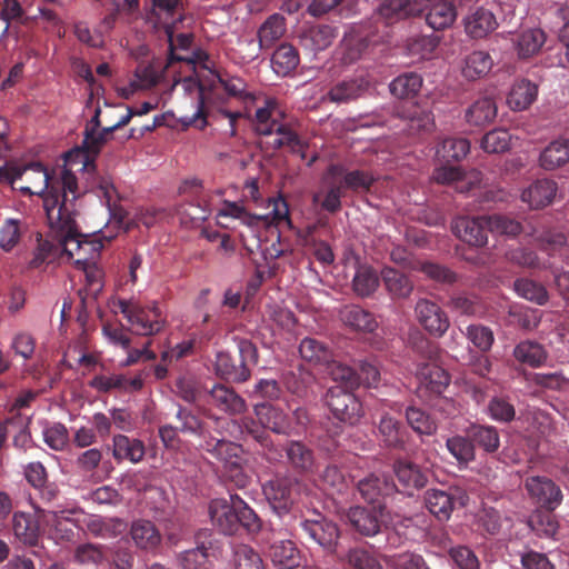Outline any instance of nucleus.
Returning <instances> with one entry per match:
<instances>
[{
    "instance_id": "f257e3e1",
    "label": "nucleus",
    "mask_w": 569,
    "mask_h": 569,
    "mask_svg": "<svg viewBox=\"0 0 569 569\" xmlns=\"http://www.w3.org/2000/svg\"><path fill=\"white\" fill-rule=\"evenodd\" d=\"M81 197L77 177L66 171L62 180L51 187L44 197V211L51 233H54L60 256L73 261L81 249L94 250L86 242V236L78 228L76 201Z\"/></svg>"
},
{
    "instance_id": "f03ea898",
    "label": "nucleus",
    "mask_w": 569,
    "mask_h": 569,
    "mask_svg": "<svg viewBox=\"0 0 569 569\" xmlns=\"http://www.w3.org/2000/svg\"><path fill=\"white\" fill-rule=\"evenodd\" d=\"M208 515L213 528L224 536H234L240 530L258 533L262 528L259 516L237 493L230 495L228 499H212L208 505Z\"/></svg>"
},
{
    "instance_id": "7ed1b4c3",
    "label": "nucleus",
    "mask_w": 569,
    "mask_h": 569,
    "mask_svg": "<svg viewBox=\"0 0 569 569\" xmlns=\"http://www.w3.org/2000/svg\"><path fill=\"white\" fill-rule=\"evenodd\" d=\"M237 346L239 351L237 358L226 351L217 352L213 369L216 375L223 380L244 382L251 376L250 366L258 363V349L248 339H239Z\"/></svg>"
},
{
    "instance_id": "20e7f679",
    "label": "nucleus",
    "mask_w": 569,
    "mask_h": 569,
    "mask_svg": "<svg viewBox=\"0 0 569 569\" xmlns=\"http://www.w3.org/2000/svg\"><path fill=\"white\" fill-rule=\"evenodd\" d=\"M292 528L330 552L336 550L340 538L337 523L319 512H313L310 518H296Z\"/></svg>"
},
{
    "instance_id": "39448f33",
    "label": "nucleus",
    "mask_w": 569,
    "mask_h": 569,
    "mask_svg": "<svg viewBox=\"0 0 569 569\" xmlns=\"http://www.w3.org/2000/svg\"><path fill=\"white\" fill-rule=\"evenodd\" d=\"M469 501L467 491L460 487L443 489H428L425 492V505L431 515L440 521L450 519L457 507H466Z\"/></svg>"
},
{
    "instance_id": "423d86ee",
    "label": "nucleus",
    "mask_w": 569,
    "mask_h": 569,
    "mask_svg": "<svg viewBox=\"0 0 569 569\" xmlns=\"http://www.w3.org/2000/svg\"><path fill=\"white\" fill-rule=\"evenodd\" d=\"M326 403L333 417L342 422L355 425L362 417V403L353 390L332 386L326 395Z\"/></svg>"
},
{
    "instance_id": "0eeeda50",
    "label": "nucleus",
    "mask_w": 569,
    "mask_h": 569,
    "mask_svg": "<svg viewBox=\"0 0 569 569\" xmlns=\"http://www.w3.org/2000/svg\"><path fill=\"white\" fill-rule=\"evenodd\" d=\"M423 11L420 0H379L372 18L377 24L381 23L388 28L401 20L419 16Z\"/></svg>"
},
{
    "instance_id": "6e6552de",
    "label": "nucleus",
    "mask_w": 569,
    "mask_h": 569,
    "mask_svg": "<svg viewBox=\"0 0 569 569\" xmlns=\"http://www.w3.org/2000/svg\"><path fill=\"white\" fill-rule=\"evenodd\" d=\"M525 489L537 505L547 510L557 509L562 501L560 487L545 476H529L525 480Z\"/></svg>"
},
{
    "instance_id": "1a4fd4ad",
    "label": "nucleus",
    "mask_w": 569,
    "mask_h": 569,
    "mask_svg": "<svg viewBox=\"0 0 569 569\" xmlns=\"http://www.w3.org/2000/svg\"><path fill=\"white\" fill-rule=\"evenodd\" d=\"M361 498L373 507L385 505V500L397 492L398 487L383 473H370L357 483Z\"/></svg>"
},
{
    "instance_id": "9d476101",
    "label": "nucleus",
    "mask_w": 569,
    "mask_h": 569,
    "mask_svg": "<svg viewBox=\"0 0 569 569\" xmlns=\"http://www.w3.org/2000/svg\"><path fill=\"white\" fill-rule=\"evenodd\" d=\"M211 529H200L196 536V548L181 552L178 557L181 569H211L208 551L213 547Z\"/></svg>"
},
{
    "instance_id": "9b49d317",
    "label": "nucleus",
    "mask_w": 569,
    "mask_h": 569,
    "mask_svg": "<svg viewBox=\"0 0 569 569\" xmlns=\"http://www.w3.org/2000/svg\"><path fill=\"white\" fill-rule=\"evenodd\" d=\"M128 322L132 333L138 336H154L163 329L166 319L158 303L152 302L150 306L139 305Z\"/></svg>"
},
{
    "instance_id": "f8f14e48",
    "label": "nucleus",
    "mask_w": 569,
    "mask_h": 569,
    "mask_svg": "<svg viewBox=\"0 0 569 569\" xmlns=\"http://www.w3.org/2000/svg\"><path fill=\"white\" fill-rule=\"evenodd\" d=\"M386 505L379 507L366 508L356 506L347 511L348 523L361 536L373 537L381 530V517L383 516Z\"/></svg>"
},
{
    "instance_id": "ddd939ff",
    "label": "nucleus",
    "mask_w": 569,
    "mask_h": 569,
    "mask_svg": "<svg viewBox=\"0 0 569 569\" xmlns=\"http://www.w3.org/2000/svg\"><path fill=\"white\" fill-rule=\"evenodd\" d=\"M453 233L469 246L481 248L488 243L487 214L458 217L452 224Z\"/></svg>"
},
{
    "instance_id": "4468645a",
    "label": "nucleus",
    "mask_w": 569,
    "mask_h": 569,
    "mask_svg": "<svg viewBox=\"0 0 569 569\" xmlns=\"http://www.w3.org/2000/svg\"><path fill=\"white\" fill-rule=\"evenodd\" d=\"M415 312L419 323L431 336L442 337L449 329L450 322L447 313L433 301L419 299Z\"/></svg>"
},
{
    "instance_id": "2eb2a0df",
    "label": "nucleus",
    "mask_w": 569,
    "mask_h": 569,
    "mask_svg": "<svg viewBox=\"0 0 569 569\" xmlns=\"http://www.w3.org/2000/svg\"><path fill=\"white\" fill-rule=\"evenodd\" d=\"M393 472L398 480L397 491L409 497H412L416 491L423 489L429 481L428 471L410 461H396L393 465Z\"/></svg>"
},
{
    "instance_id": "dca6fc26",
    "label": "nucleus",
    "mask_w": 569,
    "mask_h": 569,
    "mask_svg": "<svg viewBox=\"0 0 569 569\" xmlns=\"http://www.w3.org/2000/svg\"><path fill=\"white\" fill-rule=\"evenodd\" d=\"M113 132L114 131H108V127L99 130L89 129V126H87L82 146L68 152L66 158L67 161L72 162L73 158H79V162H81L83 167L87 168L93 163L96 157L100 153L101 148Z\"/></svg>"
},
{
    "instance_id": "f3484780",
    "label": "nucleus",
    "mask_w": 569,
    "mask_h": 569,
    "mask_svg": "<svg viewBox=\"0 0 569 569\" xmlns=\"http://www.w3.org/2000/svg\"><path fill=\"white\" fill-rule=\"evenodd\" d=\"M295 481L289 477H277L267 481L263 493L278 515L288 513L292 503V487Z\"/></svg>"
},
{
    "instance_id": "a211bd4d",
    "label": "nucleus",
    "mask_w": 569,
    "mask_h": 569,
    "mask_svg": "<svg viewBox=\"0 0 569 569\" xmlns=\"http://www.w3.org/2000/svg\"><path fill=\"white\" fill-rule=\"evenodd\" d=\"M253 412L264 428L273 433L289 436L292 423L289 415L270 402H260L253 406Z\"/></svg>"
},
{
    "instance_id": "6ab92c4d",
    "label": "nucleus",
    "mask_w": 569,
    "mask_h": 569,
    "mask_svg": "<svg viewBox=\"0 0 569 569\" xmlns=\"http://www.w3.org/2000/svg\"><path fill=\"white\" fill-rule=\"evenodd\" d=\"M289 467L300 476H308L316 471V457L313 450L305 442L298 440L287 441L283 446Z\"/></svg>"
},
{
    "instance_id": "aec40b11",
    "label": "nucleus",
    "mask_w": 569,
    "mask_h": 569,
    "mask_svg": "<svg viewBox=\"0 0 569 569\" xmlns=\"http://www.w3.org/2000/svg\"><path fill=\"white\" fill-rule=\"evenodd\" d=\"M239 428L244 438H251L261 446L268 461L274 462L282 457L261 421L252 417H242L239 421Z\"/></svg>"
},
{
    "instance_id": "412c9836",
    "label": "nucleus",
    "mask_w": 569,
    "mask_h": 569,
    "mask_svg": "<svg viewBox=\"0 0 569 569\" xmlns=\"http://www.w3.org/2000/svg\"><path fill=\"white\" fill-rule=\"evenodd\" d=\"M426 23L435 31L451 28L457 20V8L450 0H430L425 2Z\"/></svg>"
},
{
    "instance_id": "4be33fe9",
    "label": "nucleus",
    "mask_w": 569,
    "mask_h": 569,
    "mask_svg": "<svg viewBox=\"0 0 569 569\" xmlns=\"http://www.w3.org/2000/svg\"><path fill=\"white\" fill-rule=\"evenodd\" d=\"M329 172L340 182L345 192L347 190H351L355 193H367L376 181V178L369 171H349L340 164H331L329 167Z\"/></svg>"
},
{
    "instance_id": "5701e85b",
    "label": "nucleus",
    "mask_w": 569,
    "mask_h": 569,
    "mask_svg": "<svg viewBox=\"0 0 569 569\" xmlns=\"http://www.w3.org/2000/svg\"><path fill=\"white\" fill-rule=\"evenodd\" d=\"M377 428L378 438L383 447L396 450L405 448L408 432L401 421L385 412L381 415Z\"/></svg>"
},
{
    "instance_id": "b1692460",
    "label": "nucleus",
    "mask_w": 569,
    "mask_h": 569,
    "mask_svg": "<svg viewBox=\"0 0 569 569\" xmlns=\"http://www.w3.org/2000/svg\"><path fill=\"white\" fill-rule=\"evenodd\" d=\"M417 378L420 387L436 395H441L450 382L449 373L435 361L420 363L417 369Z\"/></svg>"
},
{
    "instance_id": "393cba45",
    "label": "nucleus",
    "mask_w": 569,
    "mask_h": 569,
    "mask_svg": "<svg viewBox=\"0 0 569 569\" xmlns=\"http://www.w3.org/2000/svg\"><path fill=\"white\" fill-rule=\"evenodd\" d=\"M212 405L228 415H240L247 409L244 399L232 388L217 383L209 391Z\"/></svg>"
},
{
    "instance_id": "a878e982",
    "label": "nucleus",
    "mask_w": 569,
    "mask_h": 569,
    "mask_svg": "<svg viewBox=\"0 0 569 569\" xmlns=\"http://www.w3.org/2000/svg\"><path fill=\"white\" fill-rule=\"evenodd\" d=\"M558 187L553 180L538 179L521 193V200L531 209L549 206L556 197Z\"/></svg>"
},
{
    "instance_id": "bb28decb",
    "label": "nucleus",
    "mask_w": 569,
    "mask_h": 569,
    "mask_svg": "<svg viewBox=\"0 0 569 569\" xmlns=\"http://www.w3.org/2000/svg\"><path fill=\"white\" fill-rule=\"evenodd\" d=\"M496 101L490 97H481L465 111V120L469 126L482 128L490 124L497 117Z\"/></svg>"
},
{
    "instance_id": "cd10ccee",
    "label": "nucleus",
    "mask_w": 569,
    "mask_h": 569,
    "mask_svg": "<svg viewBox=\"0 0 569 569\" xmlns=\"http://www.w3.org/2000/svg\"><path fill=\"white\" fill-rule=\"evenodd\" d=\"M495 14L487 8L479 7L465 19V30L473 39H482L497 28Z\"/></svg>"
},
{
    "instance_id": "c85d7f7f",
    "label": "nucleus",
    "mask_w": 569,
    "mask_h": 569,
    "mask_svg": "<svg viewBox=\"0 0 569 569\" xmlns=\"http://www.w3.org/2000/svg\"><path fill=\"white\" fill-rule=\"evenodd\" d=\"M130 536L134 545L142 550L151 551L161 543V535L150 520L139 519L132 522Z\"/></svg>"
},
{
    "instance_id": "c756f323",
    "label": "nucleus",
    "mask_w": 569,
    "mask_h": 569,
    "mask_svg": "<svg viewBox=\"0 0 569 569\" xmlns=\"http://www.w3.org/2000/svg\"><path fill=\"white\" fill-rule=\"evenodd\" d=\"M493 67V59L489 52L475 50L462 60L461 73L470 81L486 77Z\"/></svg>"
},
{
    "instance_id": "7c9ffc66",
    "label": "nucleus",
    "mask_w": 569,
    "mask_h": 569,
    "mask_svg": "<svg viewBox=\"0 0 569 569\" xmlns=\"http://www.w3.org/2000/svg\"><path fill=\"white\" fill-rule=\"evenodd\" d=\"M368 90V82L362 78L342 80L328 91L327 97L335 103H348L358 99Z\"/></svg>"
},
{
    "instance_id": "2f4dec72",
    "label": "nucleus",
    "mask_w": 569,
    "mask_h": 569,
    "mask_svg": "<svg viewBox=\"0 0 569 569\" xmlns=\"http://www.w3.org/2000/svg\"><path fill=\"white\" fill-rule=\"evenodd\" d=\"M299 353L305 361L316 366H325L333 357L330 346L313 337H306L300 341Z\"/></svg>"
},
{
    "instance_id": "473e14b6",
    "label": "nucleus",
    "mask_w": 569,
    "mask_h": 569,
    "mask_svg": "<svg viewBox=\"0 0 569 569\" xmlns=\"http://www.w3.org/2000/svg\"><path fill=\"white\" fill-rule=\"evenodd\" d=\"M146 453L144 445L139 439H132L124 435L113 437V458L120 462L129 460L132 463L142 461Z\"/></svg>"
},
{
    "instance_id": "72a5a7b5",
    "label": "nucleus",
    "mask_w": 569,
    "mask_h": 569,
    "mask_svg": "<svg viewBox=\"0 0 569 569\" xmlns=\"http://www.w3.org/2000/svg\"><path fill=\"white\" fill-rule=\"evenodd\" d=\"M569 162V139L551 141L540 153L539 163L545 170H555Z\"/></svg>"
},
{
    "instance_id": "f704fd0d",
    "label": "nucleus",
    "mask_w": 569,
    "mask_h": 569,
    "mask_svg": "<svg viewBox=\"0 0 569 569\" xmlns=\"http://www.w3.org/2000/svg\"><path fill=\"white\" fill-rule=\"evenodd\" d=\"M336 38V29L329 24H318L306 30L300 37L301 46L317 52L327 49Z\"/></svg>"
},
{
    "instance_id": "c9c22d12",
    "label": "nucleus",
    "mask_w": 569,
    "mask_h": 569,
    "mask_svg": "<svg viewBox=\"0 0 569 569\" xmlns=\"http://www.w3.org/2000/svg\"><path fill=\"white\" fill-rule=\"evenodd\" d=\"M272 563L279 569H296L301 565V553L290 540L277 542L270 548Z\"/></svg>"
},
{
    "instance_id": "e433bc0d",
    "label": "nucleus",
    "mask_w": 569,
    "mask_h": 569,
    "mask_svg": "<svg viewBox=\"0 0 569 569\" xmlns=\"http://www.w3.org/2000/svg\"><path fill=\"white\" fill-rule=\"evenodd\" d=\"M538 96V87L527 79L517 81L507 98V103L513 111L528 109Z\"/></svg>"
},
{
    "instance_id": "4c0bfd02",
    "label": "nucleus",
    "mask_w": 569,
    "mask_h": 569,
    "mask_svg": "<svg viewBox=\"0 0 569 569\" xmlns=\"http://www.w3.org/2000/svg\"><path fill=\"white\" fill-rule=\"evenodd\" d=\"M512 355L517 361L531 368L543 366L548 359V351L546 348L533 340L520 341L515 347Z\"/></svg>"
},
{
    "instance_id": "58836bf2",
    "label": "nucleus",
    "mask_w": 569,
    "mask_h": 569,
    "mask_svg": "<svg viewBox=\"0 0 569 569\" xmlns=\"http://www.w3.org/2000/svg\"><path fill=\"white\" fill-rule=\"evenodd\" d=\"M12 529L16 538L23 545L34 547L39 542L40 530L38 522L24 512H14Z\"/></svg>"
},
{
    "instance_id": "ea45409f",
    "label": "nucleus",
    "mask_w": 569,
    "mask_h": 569,
    "mask_svg": "<svg viewBox=\"0 0 569 569\" xmlns=\"http://www.w3.org/2000/svg\"><path fill=\"white\" fill-rule=\"evenodd\" d=\"M340 318L346 326L359 331L372 332L378 326L375 316L358 305L346 306Z\"/></svg>"
},
{
    "instance_id": "a19ab883",
    "label": "nucleus",
    "mask_w": 569,
    "mask_h": 569,
    "mask_svg": "<svg viewBox=\"0 0 569 569\" xmlns=\"http://www.w3.org/2000/svg\"><path fill=\"white\" fill-rule=\"evenodd\" d=\"M323 191L319 192L315 200L322 197L321 208L330 213H336L341 209V198L345 197V190L329 169L323 177Z\"/></svg>"
},
{
    "instance_id": "79ce46f5",
    "label": "nucleus",
    "mask_w": 569,
    "mask_h": 569,
    "mask_svg": "<svg viewBox=\"0 0 569 569\" xmlns=\"http://www.w3.org/2000/svg\"><path fill=\"white\" fill-rule=\"evenodd\" d=\"M300 57L298 50L289 44H280L271 57L272 70L280 77H287L299 66Z\"/></svg>"
},
{
    "instance_id": "37998d69",
    "label": "nucleus",
    "mask_w": 569,
    "mask_h": 569,
    "mask_svg": "<svg viewBox=\"0 0 569 569\" xmlns=\"http://www.w3.org/2000/svg\"><path fill=\"white\" fill-rule=\"evenodd\" d=\"M28 172L38 174V187L39 190H43L49 184V172L43 164L40 162H31L24 167H9L2 166L0 167V180L7 181L9 183L16 182L18 179H21Z\"/></svg>"
},
{
    "instance_id": "c03bdc74",
    "label": "nucleus",
    "mask_w": 569,
    "mask_h": 569,
    "mask_svg": "<svg viewBox=\"0 0 569 569\" xmlns=\"http://www.w3.org/2000/svg\"><path fill=\"white\" fill-rule=\"evenodd\" d=\"M273 133L277 137L273 138L270 144L274 150L287 148L290 152L299 153L302 158H305L307 146L289 124L280 122L272 129V134Z\"/></svg>"
},
{
    "instance_id": "a18cd8bd",
    "label": "nucleus",
    "mask_w": 569,
    "mask_h": 569,
    "mask_svg": "<svg viewBox=\"0 0 569 569\" xmlns=\"http://www.w3.org/2000/svg\"><path fill=\"white\" fill-rule=\"evenodd\" d=\"M381 279L387 291L393 298H407L413 290L411 280L402 272L391 267H385Z\"/></svg>"
},
{
    "instance_id": "49530a36",
    "label": "nucleus",
    "mask_w": 569,
    "mask_h": 569,
    "mask_svg": "<svg viewBox=\"0 0 569 569\" xmlns=\"http://www.w3.org/2000/svg\"><path fill=\"white\" fill-rule=\"evenodd\" d=\"M286 32V19L280 13H273L258 29L259 49L270 48Z\"/></svg>"
},
{
    "instance_id": "de8ad7c7",
    "label": "nucleus",
    "mask_w": 569,
    "mask_h": 569,
    "mask_svg": "<svg viewBox=\"0 0 569 569\" xmlns=\"http://www.w3.org/2000/svg\"><path fill=\"white\" fill-rule=\"evenodd\" d=\"M170 67L168 60L166 63L160 60H154L148 64L140 63L134 71L138 88L150 89L157 86L164 78V73Z\"/></svg>"
},
{
    "instance_id": "09e8293b",
    "label": "nucleus",
    "mask_w": 569,
    "mask_h": 569,
    "mask_svg": "<svg viewBox=\"0 0 569 569\" xmlns=\"http://www.w3.org/2000/svg\"><path fill=\"white\" fill-rule=\"evenodd\" d=\"M467 435L473 447L478 446L488 453L496 452L500 446L498 430L492 426L472 425L467 430Z\"/></svg>"
},
{
    "instance_id": "8fccbe9b",
    "label": "nucleus",
    "mask_w": 569,
    "mask_h": 569,
    "mask_svg": "<svg viewBox=\"0 0 569 569\" xmlns=\"http://www.w3.org/2000/svg\"><path fill=\"white\" fill-rule=\"evenodd\" d=\"M379 287L377 271L368 264H359L352 279V288L357 296L366 298L371 296Z\"/></svg>"
},
{
    "instance_id": "3c124183",
    "label": "nucleus",
    "mask_w": 569,
    "mask_h": 569,
    "mask_svg": "<svg viewBox=\"0 0 569 569\" xmlns=\"http://www.w3.org/2000/svg\"><path fill=\"white\" fill-rule=\"evenodd\" d=\"M422 87V78L416 72H406L395 78L390 86L392 96L399 99L415 98Z\"/></svg>"
},
{
    "instance_id": "603ef678",
    "label": "nucleus",
    "mask_w": 569,
    "mask_h": 569,
    "mask_svg": "<svg viewBox=\"0 0 569 569\" xmlns=\"http://www.w3.org/2000/svg\"><path fill=\"white\" fill-rule=\"evenodd\" d=\"M389 37V31H383L381 34L375 33L373 31L367 34L351 33L345 39V46L348 50V58L355 60L370 46L383 42Z\"/></svg>"
},
{
    "instance_id": "864d4df0",
    "label": "nucleus",
    "mask_w": 569,
    "mask_h": 569,
    "mask_svg": "<svg viewBox=\"0 0 569 569\" xmlns=\"http://www.w3.org/2000/svg\"><path fill=\"white\" fill-rule=\"evenodd\" d=\"M177 26L174 22H166L163 26L164 33L168 37V66L173 62L186 61L183 57L176 53V50H188L193 41L192 33H179L174 37Z\"/></svg>"
},
{
    "instance_id": "5fc2aeb1",
    "label": "nucleus",
    "mask_w": 569,
    "mask_h": 569,
    "mask_svg": "<svg viewBox=\"0 0 569 569\" xmlns=\"http://www.w3.org/2000/svg\"><path fill=\"white\" fill-rule=\"evenodd\" d=\"M469 151L470 142L468 139L449 137L445 138L437 148V156L446 162L460 161L466 158Z\"/></svg>"
},
{
    "instance_id": "6e6d98bb",
    "label": "nucleus",
    "mask_w": 569,
    "mask_h": 569,
    "mask_svg": "<svg viewBox=\"0 0 569 569\" xmlns=\"http://www.w3.org/2000/svg\"><path fill=\"white\" fill-rule=\"evenodd\" d=\"M323 367L332 380L338 382L337 386H342L350 390H355L360 386V377H358V372L351 367L333 360V357L331 358V361L325 363Z\"/></svg>"
},
{
    "instance_id": "4d7b16f0",
    "label": "nucleus",
    "mask_w": 569,
    "mask_h": 569,
    "mask_svg": "<svg viewBox=\"0 0 569 569\" xmlns=\"http://www.w3.org/2000/svg\"><path fill=\"white\" fill-rule=\"evenodd\" d=\"M487 227L491 233L510 238H515L523 232L520 221L501 213L487 214Z\"/></svg>"
},
{
    "instance_id": "13d9d810",
    "label": "nucleus",
    "mask_w": 569,
    "mask_h": 569,
    "mask_svg": "<svg viewBox=\"0 0 569 569\" xmlns=\"http://www.w3.org/2000/svg\"><path fill=\"white\" fill-rule=\"evenodd\" d=\"M151 3L150 18L161 20L164 17L171 19V22L176 24L182 23L184 20L182 0H151Z\"/></svg>"
},
{
    "instance_id": "bf43d9fd",
    "label": "nucleus",
    "mask_w": 569,
    "mask_h": 569,
    "mask_svg": "<svg viewBox=\"0 0 569 569\" xmlns=\"http://www.w3.org/2000/svg\"><path fill=\"white\" fill-rule=\"evenodd\" d=\"M546 41V34L541 29H528L522 31L517 39V49L521 58H529L538 53Z\"/></svg>"
},
{
    "instance_id": "052dcab7",
    "label": "nucleus",
    "mask_w": 569,
    "mask_h": 569,
    "mask_svg": "<svg viewBox=\"0 0 569 569\" xmlns=\"http://www.w3.org/2000/svg\"><path fill=\"white\" fill-rule=\"evenodd\" d=\"M513 289L518 296L543 306L548 301V291L541 284L528 278H519L513 282Z\"/></svg>"
},
{
    "instance_id": "680f3d73",
    "label": "nucleus",
    "mask_w": 569,
    "mask_h": 569,
    "mask_svg": "<svg viewBox=\"0 0 569 569\" xmlns=\"http://www.w3.org/2000/svg\"><path fill=\"white\" fill-rule=\"evenodd\" d=\"M529 234L535 237L539 248L549 254L557 252L567 246L568 242L566 233L557 229L532 230Z\"/></svg>"
},
{
    "instance_id": "e2e57ef3",
    "label": "nucleus",
    "mask_w": 569,
    "mask_h": 569,
    "mask_svg": "<svg viewBox=\"0 0 569 569\" xmlns=\"http://www.w3.org/2000/svg\"><path fill=\"white\" fill-rule=\"evenodd\" d=\"M405 415L408 425L415 432L427 436L436 432L437 425L425 410L410 406L406 409Z\"/></svg>"
},
{
    "instance_id": "0e129e2a",
    "label": "nucleus",
    "mask_w": 569,
    "mask_h": 569,
    "mask_svg": "<svg viewBox=\"0 0 569 569\" xmlns=\"http://www.w3.org/2000/svg\"><path fill=\"white\" fill-rule=\"evenodd\" d=\"M447 555L458 569H480L476 552L466 545H455L447 549Z\"/></svg>"
},
{
    "instance_id": "69168bd1",
    "label": "nucleus",
    "mask_w": 569,
    "mask_h": 569,
    "mask_svg": "<svg viewBox=\"0 0 569 569\" xmlns=\"http://www.w3.org/2000/svg\"><path fill=\"white\" fill-rule=\"evenodd\" d=\"M446 447L460 465H468L475 459L473 443L469 437L453 436L448 438Z\"/></svg>"
},
{
    "instance_id": "338daca9",
    "label": "nucleus",
    "mask_w": 569,
    "mask_h": 569,
    "mask_svg": "<svg viewBox=\"0 0 569 569\" xmlns=\"http://www.w3.org/2000/svg\"><path fill=\"white\" fill-rule=\"evenodd\" d=\"M553 510L537 511L529 519V526L540 537H553L558 531V522Z\"/></svg>"
},
{
    "instance_id": "774afa93",
    "label": "nucleus",
    "mask_w": 569,
    "mask_h": 569,
    "mask_svg": "<svg viewBox=\"0 0 569 569\" xmlns=\"http://www.w3.org/2000/svg\"><path fill=\"white\" fill-rule=\"evenodd\" d=\"M233 561L236 569H266L261 556L248 545L234 549Z\"/></svg>"
}]
</instances>
